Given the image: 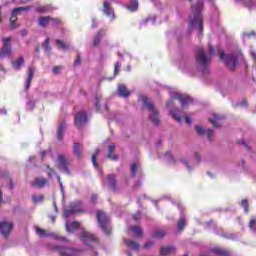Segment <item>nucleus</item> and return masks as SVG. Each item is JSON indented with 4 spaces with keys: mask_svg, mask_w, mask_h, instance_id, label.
Returning a JSON list of instances; mask_svg holds the SVG:
<instances>
[{
    "mask_svg": "<svg viewBox=\"0 0 256 256\" xmlns=\"http://www.w3.org/2000/svg\"><path fill=\"white\" fill-rule=\"evenodd\" d=\"M241 207H243L245 213H249V201L247 199L241 201Z\"/></svg>",
    "mask_w": 256,
    "mask_h": 256,
    "instance_id": "36",
    "label": "nucleus"
},
{
    "mask_svg": "<svg viewBox=\"0 0 256 256\" xmlns=\"http://www.w3.org/2000/svg\"><path fill=\"white\" fill-rule=\"evenodd\" d=\"M249 225H255V219L252 218L249 222Z\"/></svg>",
    "mask_w": 256,
    "mask_h": 256,
    "instance_id": "57",
    "label": "nucleus"
},
{
    "mask_svg": "<svg viewBox=\"0 0 256 256\" xmlns=\"http://www.w3.org/2000/svg\"><path fill=\"white\" fill-rule=\"evenodd\" d=\"M103 13L109 17L110 21H115V12L111 8V4L107 1L104 2Z\"/></svg>",
    "mask_w": 256,
    "mask_h": 256,
    "instance_id": "12",
    "label": "nucleus"
},
{
    "mask_svg": "<svg viewBox=\"0 0 256 256\" xmlns=\"http://www.w3.org/2000/svg\"><path fill=\"white\" fill-rule=\"evenodd\" d=\"M191 3V13L189 15L187 35H191L193 29H198L199 35L203 33V7L204 0H189ZM211 3L215 0H209Z\"/></svg>",
    "mask_w": 256,
    "mask_h": 256,
    "instance_id": "1",
    "label": "nucleus"
},
{
    "mask_svg": "<svg viewBox=\"0 0 256 256\" xmlns=\"http://www.w3.org/2000/svg\"><path fill=\"white\" fill-rule=\"evenodd\" d=\"M57 167L61 171L67 173V175H71V171H69V161L65 158V155L59 154L57 157Z\"/></svg>",
    "mask_w": 256,
    "mask_h": 256,
    "instance_id": "9",
    "label": "nucleus"
},
{
    "mask_svg": "<svg viewBox=\"0 0 256 256\" xmlns=\"http://www.w3.org/2000/svg\"><path fill=\"white\" fill-rule=\"evenodd\" d=\"M81 212H83V202L77 200L64 209V217L67 219L68 217H71V215Z\"/></svg>",
    "mask_w": 256,
    "mask_h": 256,
    "instance_id": "6",
    "label": "nucleus"
},
{
    "mask_svg": "<svg viewBox=\"0 0 256 256\" xmlns=\"http://www.w3.org/2000/svg\"><path fill=\"white\" fill-rule=\"evenodd\" d=\"M96 217L98 219L99 225H107L111 221V218L109 217V215H107V213L102 211H97Z\"/></svg>",
    "mask_w": 256,
    "mask_h": 256,
    "instance_id": "11",
    "label": "nucleus"
},
{
    "mask_svg": "<svg viewBox=\"0 0 256 256\" xmlns=\"http://www.w3.org/2000/svg\"><path fill=\"white\" fill-rule=\"evenodd\" d=\"M153 203L157 207V203H159V200H153Z\"/></svg>",
    "mask_w": 256,
    "mask_h": 256,
    "instance_id": "62",
    "label": "nucleus"
},
{
    "mask_svg": "<svg viewBox=\"0 0 256 256\" xmlns=\"http://www.w3.org/2000/svg\"><path fill=\"white\" fill-rule=\"evenodd\" d=\"M169 95L170 99L168 100L166 107L169 109L171 117H173L175 121H177V123H183V117H185V112H183V110H179L178 108H173V105H175V99L180 101L183 108L191 105V103H193V99H191V97L187 95H183L173 91H170Z\"/></svg>",
    "mask_w": 256,
    "mask_h": 256,
    "instance_id": "2",
    "label": "nucleus"
},
{
    "mask_svg": "<svg viewBox=\"0 0 256 256\" xmlns=\"http://www.w3.org/2000/svg\"><path fill=\"white\" fill-rule=\"evenodd\" d=\"M35 75V66H30L28 68L27 78H26V84L25 89H29L31 87V81H33V76Z\"/></svg>",
    "mask_w": 256,
    "mask_h": 256,
    "instance_id": "14",
    "label": "nucleus"
},
{
    "mask_svg": "<svg viewBox=\"0 0 256 256\" xmlns=\"http://www.w3.org/2000/svg\"><path fill=\"white\" fill-rule=\"evenodd\" d=\"M3 47L0 49V57L5 59V57H11L12 49H11V37L3 38Z\"/></svg>",
    "mask_w": 256,
    "mask_h": 256,
    "instance_id": "8",
    "label": "nucleus"
},
{
    "mask_svg": "<svg viewBox=\"0 0 256 256\" xmlns=\"http://www.w3.org/2000/svg\"><path fill=\"white\" fill-rule=\"evenodd\" d=\"M113 78L103 77L99 80V83H103V81H112Z\"/></svg>",
    "mask_w": 256,
    "mask_h": 256,
    "instance_id": "45",
    "label": "nucleus"
},
{
    "mask_svg": "<svg viewBox=\"0 0 256 256\" xmlns=\"http://www.w3.org/2000/svg\"><path fill=\"white\" fill-rule=\"evenodd\" d=\"M160 199H171V195L169 194H166V195H163Z\"/></svg>",
    "mask_w": 256,
    "mask_h": 256,
    "instance_id": "53",
    "label": "nucleus"
},
{
    "mask_svg": "<svg viewBox=\"0 0 256 256\" xmlns=\"http://www.w3.org/2000/svg\"><path fill=\"white\" fill-rule=\"evenodd\" d=\"M43 199H45V197L41 194L32 196V202L33 203H43Z\"/></svg>",
    "mask_w": 256,
    "mask_h": 256,
    "instance_id": "35",
    "label": "nucleus"
},
{
    "mask_svg": "<svg viewBox=\"0 0 256 256\" xmlns=\"http://www.w3.org/2000/svg\"><path fill=\"white\" fill-rule=\"evenodd\" d=\"M186 123H187V125H191V123H193L191 116H186Z\"/></svg>",
    "mask_w": 256,
    "mask_h": 256,
    "instance_id": "46",
    "label": "nucleus"
},
{
    "mask_svg": "<svg viewBox=\"0 0 256 256\" xmlns=\"http://www.w3.org/2000/svg\"><path fill=\"white\" fill-rule=\"evenodd\" d=\"M113 151H115V144H111L110 146H108L107 158L111 159V161H117V159H119V156L113 154Z\"/></svg>",
    "mask_w": 256,
    "mask_h": 256,
    "instance_id": "21",
    "label": "nucleus"
},
{
    "mask_svg": "<svg viewBox=\"0 0 256 256\" xmlns=\"http://www.w3.org/2000/svg\"><path fill=\"white\" fill-rule=\"evenodd\" d=\"M155 21H157V17L156 16H151V17H148L145 20H143L140 23V26L145 27V25H147V23H151V25H155Z\"/></svg>",
    "mask_w": 256,
    "mask_h": 256,
    "instance_id": "29",
    "label": "nucleus"
},
{
    "mask_svg": "<svg viewBox=\"0 0 256 256\" xmlns=\"http://www.w3.org/2000/svg\"><path fill=\"white\" fill-rule=\"evenodd\" d=\"M143 184V182L141 180H139L137 183H136V187H141V185Z\"/></svg>",
    "mask_w": 256,
    "mask_h": 256,
    "instance_id": "56",
    "label": "nucleus"
},
{
    "mask_svg": "<svg viewBox=\"0 0 256 256\" xmlns=\"http://www.w3.org/2000/svg\"><path fill=\"white\" fill-rule=\"evenodd\" d=\"M31 10V6H24V7H16L11 12L10 18V27L11 29H17V16L21 15V13H27V11Z\"/></svg>",
    "mask_w": 256,
    "mask_h": 256,
    "instance_id": "7",
    "label": "nucleus"
},
{
    "mask_svg": "<svg viewBox=\"0 0 256 256\" xmlns=\"http://www.w3.org/2000/svg\"><path fill=\"white\" fill-rule=\"evenodd\" d=\"M251 35H255V32L252 31L251 33H244L243 34V39H249L251 37Z\"/></svg>",
    "mask_w": 256,
    "mask_h": 256,
    "instance_id": "41",
    "label": "nucleus"
},
{
    "mask_svg": "<svg viewBox=\"0 0 256 256\" xmlns=\"http://www.w3.org/2000/svg\"><path fill=\"white\" fill-rule=\"evenodd\" d=\"M195 157H196V161L199 162L201 158L199 157V154H198V153H195Z\"/></svg>",
    "mask_w": 256,
    "mask_h": 256,
    "instance_id": "58",
    "label": "nucleus"
},
{
    "mask_svg": "<svg viewBox=\"0 0 256 256\" xmlns=\"http://www.w3.org/2000/svg\"><path fill=\"white\" fill-rule=\"evenodd\" d=\"M58 183L60 185V190H61V193L63 194V182L61 181V176H58Z\"/></svg>",
    "mask_w": 256,
    "mask_h": 256,
    "instance_id": "43",
    "label": "nucleus"
},
{
    "mask_svg": "<svg viewBox=\"0 0 256 256\" xmlns=\"http://www.w3.org/2000/svg\"><path fill=\"white\" fill-rule=\"evenodd\" d=\"M56 46L58 49H62V51L69 50V46H67V44H65V42H63L62 40H59V39L56 40Z\"/></svg>",
    "mask_w": 256,
    "mask_h": 256,
    "instance_id": "32",
    "label": "nucleus"
},
{
    "mask_svg": "<svg viewBox=\"0 0 256 256\" xmlns=\"http://www.w3.org/2000/svg\"><path fill=\"white\" fill-rule=\"evenodd\" d=\"M139 169H141V164L139 162L132 163L131 164V176L136 177Z\"/></svg>",
    "mask_w": 256,
    "mask_h": 256,
    "instance_id": "27",
    "label": "nucleus"
},
{
    "mask_svg": "<svg viewBox=\"0 0 256 256\" xmlns=\"http://www.w3.org/2000/svg\"><path fill=\"white\" fill-rule=\"evenodd\" d=\"M0 225H13V222H11L9 220H4V221L0 222Z\"/></svg>",
    "mask_w": 256,
    "mask_h": 256,
    "instance_id": "44",
    "label": "nucleus"
},
{
    "mask_svg": "<svg viewBox=\"0 0 256 256\" xmlns=\"http://www.w3.org/2000/svg\"><path fill=\"white\" fill-rule=\"evenodd\" d=\"M128 11H137L139 9V0H130V4L126 6Z\"/></svg>",
    "mask_w": 256,
    "mask_h": 256,
    "instance_id": "24",
    "label": "nucleus"
},
{
    "mask_svg": "<svg viewBox=\"0 0 256 256\" xmlns=\"http://www.w3.org/2000/svg\"><path fill=\"white\" fill-rule=\"evenodd\" d=\"M81 151H83V146L79 143H74L73 145V154L75 157H81Z\"/></svg>",
    "mask_w": 256,
    "mask_h": 256,
    "instance_id": "25",
    "label": "nucleus"
},
{
    "mask_svg": "<svg viewBox=\"0 0 256 256\" xmlns=\"http://www.w3.org/2000/svg\"><path fill=\"white\" fill-rule=\"evenodd\" d=\"M47 168H48V172H47V174H48V177H53V173H55V171H53V169H51L49 166H47Z\"/></svg>",
    "mask_w": 256,
    "mask_h": 256,
    "instance_id": "42",
    "label": "nucleus"
},
{
    "mask_svg": "<svg viewBox=\"0 0 256 256\" xmlns=\"http://www.w3.org/2000/svg\"><path fill=\"white\" fill-rule=\"evenodd\" d=\"M118 95H120V97L127 98L129 95H131V91L127 90V86H125L123 84H119L118 85Z\"/></svg>",
    "mask_w": 256,
    "mask_h": 256,
    "instance_id": "18",
    "label": "nucleus"
},
{
    "mask_svg": "<svg viewBox=\"0 0 256 256\" xmlns=\"http://www.w3.org/2000/svg\"><path fill=\"white\" fill-rule=\"evenodd\" d=\"M47 153H51V152H50V151H42V152L40 153L42 159L45 158V156L47 155Z\"/></svg>",
    "mask_w": 256,
    "mask_h": 256,
    "instance_id": "49",
    "label": "nucleus"
},
{
    "mask_svg": "<svg viewBox=\"0 0 256 256\" xmlns=\"http://www.w3.org/2000/svg\"><path fill=\"white\" fill-rule=\"evenodd\" d=\"M0 203H3V192L0 190Z\"/></svg>",
    "mask_w": 256,
    "mask_h": 256,
    "instance_id": "54",
    "label": "nucleus"
},
{
    "mask_svg": "<svg viewBox=\"0 0 256 256\" xmlns=\"http://www.w3.org/2000/svg\"><path fill=\"white\" fill-rule=\"evenodd\" d=\"M134 219H135V221H139V219H141V213L137 212V213L134 215Z\"/></svg>",
    "mask_w": 256,
    "mask_h": 256,
    "instance_id": "47",
    "label": "nucleus"
},
{
    "mask_svg": "<svg viewBox=\"0 0 256 256\" xmlns=\"http://www.w3.org/2000/svg\"><path fill=\"white\" fill-rule=\"evenodd\" d=\"M48 181L46 178L38 177L32 182V187H37L38 189H43L47 185Z\"/></svg>",
    "mask_w": 256,
    "mask_h": 256,
    "instance_id": "16",
    "label": "nucleus"
},
{
    "mask_svg": "<svg viewBox=\"0 0 256 256\" xmlns=\"http://www.w3.org/2000/svg\"><path fill=\"white\" fill-rule=\"evenodd\" d=\"M25 63V58L23 56H20L18 59L12 61V67L16 71H19L21 67H23V64Z\"/></svg>",
    "mask_w": 256,
    "mask_h": 256,
    "instance_id": "19",
    "label": "nucleus"
},
{
    "mask_svg": "<svg viewBox=\"0 0 256 256\" xmlns=\"http://www.w3.org/2000/svg\"><path fill=\"white\" fill-rule=\"evenodd\" d=\"M63 133H65V122H61L57 131V139L63 141Z\"/></svg>",
    "mask_w": 256,
    "mask_h": 256,
    "instance_id": "23",
    "label": "nucleus"
},
{
    "mask_svg": "<svg viewBox=\"0 0 256 256\" xmlns=\"http://www.w3.org/2000/svg\"><path fill=\"white\" fill-rule=\"evenodd\" d=\"M62 69H63V67H61V66H55L52 71H53L54 75H59V73H61Z\"/></svg>",
    "mask_w": 256,
    "mask_h": 256,
    "instance_id": "39",
    "label": "nucleus"
},
{
    "mask_svg": "<svg viewBox=\"0 0 256 256\" xmlns=\"http://www.w3.org/2000/svg\"><path fill=\"white\" fill-rule=\"evenodd\" d=\"M53 10V6H51V4L45 5V6H40L36 8V11L38 13H47L49 11Z\"/></svg>",
    "mask_w": 256,
    "mask_h": 256,
    "instance_id": "28",
    "label": "nucleus"
},
{
    "mask_svg": "<svg viewBox=\"0 0 256 256\" xmlns=\"http://www.w3.org/2000/svg\"><path fill=\"white\" fill-rule=\"evenodd\" d=\"M87 121V113L85 111H80L75 115L74 123L78 129H81V127L86 125Z\"/></svg>",
    "mask_w": 256,
    "mask_h": 256,
    "instance_id": "10",
    "label": "nucleus"
},
{
    "mask_svg": "<svg viewBox=\"0 0 256 256\" xmlns=\"http://www.w3.org/2000/svg\"><path fill=\"white\" fill-rule=\"evenodd\" d=\"M34 108H35V101L33 100L28 101L26 104L27 111H33Z\"/></svg>",
    "mask_w": 256,
    "mask_h": 256,
    "instance_id": "37",
    "label": "nucleus"
},
{
    "mask_svg": "<svg viewBox=\"0 0 256 256\" xmlns=\"http://www.w3.org/2000/svg\"><path fill=\"white\" fill-rule=\"evenodd\" d=\"M241 107H247V100H243L240 104Z\"/></svg>",
    "mask_w": 256,
    "mask_h": 256,
    "instance_id": "51",
    "label": "nucleus"
},
{
    "mask_svg": "<svg viewBox=\"0 0 256 256\" xmlns=\"http://www.w3.org/2000/svg\"><path fill=\"white\" fill-rule=\"evenodd\" d=\"M21 35H22V37H25V35H27V30H22Z\"/></svg>",
    "mask_w": 256,
    "mask_h": 256,
    "instance_id": "55",
    "label": "nucleus"
},
{
    "mask_svg": "<svg viewBox=\"0 0 256 256\" xmlns=\"http://www.w3.org/2000/svg\"><path fill=\"white\" fill-rule=\"evenodd\" d=\"M100 150L97 149L95 153L92 155V164L95 167V169H99V164H97V155H99Z\"/></svg>",
    "mask_w": 256,
    "mask_h": 256,
    "instance_id": "33",
    "label": "nucleus"
},
{
    "mask_svg": "<svg viewBox=\"0 0 256 256\" xmlns=\"http://www.w3.org/2000/svg\"><path fill=\"white\" fill-rule=\"evenodd\" d=\"M79 63H81V56L80 55H78V58L75 60L74 64L79 65Z\"/></svg>",
    "mask_w": 256,
    "mask_h": 256,
    "instance_id": "50",
    "label": "nucleus"
},
{
    "mask_svg": "<svg viewBox=\"0 0 256 256\" xmlns=\"http://www.w3.org/2000/svg\"><path fill=\"white\" fill-rule=\"evenodd\" d=\"M120 67H121V64L119 62H116L114 66V75H117V73H119Z\"/></svg>",
    "mask_w": 256,
    "mask_h": 256,
    "instance_id": "40",
    "label": "nucleus"
},
{
    "mask_svg": "<svg viewBox=\"0 0 256 256\" xmlns=\"http://www.w3.org/2000/svg\"><path fill=\"white\" fill-rule=\"evenodd\" d=\"M190 159H189V157H182L181 159H180V163H183V165H185V167H186V169L188 170V171H193V167H191L190 165H189V163H190Z\"/></svg>",
    "mask_w": 256,
    "mask_h": 256,
    "instance_id": "31",
    "label": "nucleus"
},
{
    "mask_svg": "<svg viewBox=\"0 0 256 256\" xmlns=\"http://www.w3.org/2000/svg\"><path fill=\"white\" fill-rule=\"evenodd\" d=\"M97 27V24H95V20H92V29H95Z\"/></svg>",
    "mask_w": 256,
    "mask_h": 256,
    "instance_id": "59",
    "label": "nucleus"
},
{
    "mask_svg": "<svg viewBox=\"0 0 256 256\" xmlns=\"http://www.w3.org/2000/svg\"><path fill=\"white\" fill-rule=\"evenodd\" d=\"M51 22V16H40L38 18V25L39 27H47L50 25Z\"/></svg>",
    "mask_w": 256,
    "mask_h": 256,
    "instance_id": "20",
    "label": "nucleus"
},
{
    "mask_svg": "<svg viewBox=\"0 0 256 256\" xmlns=\"http://www.w3.org/2000/svg\"><path fill=\"white\" fill-rule=\"evenodd\" d=\"M105 30H99L96 35L93 38V46L97 47L99 46V43H101V39H103V37H105Z\"/></svg>",
    "mask_w": 256,
    "mask_h": 256,
    "instance_id": "17",
    "label": "nucleus"
},
{
    "mask_svg": "<svg viewBox=\"0 0 256 256\" xmlns=\"http://www.w3.org/2000/svg\"><path fill=\"white\" fill-rule=\"evenodd\" d=\"M139 101L143 103V106L149 111V119L154 125H159V110L155 107V104L145 95L139 96Z\"/></svg>",
    "mask_w": 256,
    "mask_h": 256,
    "instance_id": "5",
    "label": "nucleus"
},
{
    "mask_svg": "<svg viewBox=\"0 0 256 256\" xmlns=\"http://www.w3.org/2000/svg\"><path fill=\"white\" fill-rule=\"evenodd\" d=\"M50 25H52V27H59V25H61V19L50 16Z\"/></svg>",
    "mask_w": 256,
    "mask_h": 256,
    "instance_id": "34",
    "label": "nucleus"
},
{
    "mask_svg": "<svg viewBox=\"0 0 256 256\" xmlns=\"http://www.w3.org/2000/svg\"><path fill=\"white\" fill-rule=\"evenodd\" d=\"M177 225H187V218L185 216H181Z\"/></svg>",
    "mask_w": 256,
    "mask_h": 256,
    "instance_id": "38",
    "label": "nucleus"
},
{
    "mask_svg": "<svg viewBox=\"0 0 256 256\" xmlns=\"http://www.w3.org/2000/svg\"><path fill=\"white\" fill-rule=\"evenodd\" d=\"M108 185L112 189V191H117V182L115 180V175H108Z\"/></svg>",
    "mask_w": 256,
    "mask_h": 256,
    "instance_id": "22",
    "label": "nucleus"
},
{
    "mask_svg": "<svg viewBox=\"0 0 256 256\" xmlns=\"http://www.w3.org/2000/svg\"><path fill=\"white\" fill-rule=\"evenodd\" d=\"M0 115H7V110L5 108H2L0 110Z\"/></svg>",
    "mask_w": 256,
    "mask_h": 256,
    "instance_id": "52",
    "label": "nucleus"
},
{
    "mask_svg": "<svg viewBox=\"0 0 256 256\" xmlns=\"http://www.w3.org/2000/svg\"><path fill=\"white\" fill-rule=\"evenodd\" d=\"M209 121L213 127H221V123H223V116L219 114H213L212 117L209 118Z\"/></svg>",
    "mask_w": 256,
    "mask_h": 256,
    "instance_id": "15",
    "label": "nucleus"
},
{
    "mask_svg": "<svg viewBox=\"0 0 256 256\" xmlns=\"http://www.w3.org/2000/svg\"><path fill=\"white\" fill-rule=\"evenodd\" d=\"M241 50L232 52L231 54H225L223 51H219V57L223 61L226 67L230 71H235L237 65H239V59H241Z\"/></svg>",
    "mask_w": 256,
    "mask_h": 256,
    "instance_id": "4",
    "label": "nucleus"
},
{
    "mask_svg": "<svg viewBox=\"0 0 256 256\" xmlns=\"http://www.w3.org/2000/svg\"><path fill=\"white\" fill-rule=\"evenodd\" d=\"M33 159H35V157H33V156H31V157L29 158L30 163H33Z\"/></svg>",
    "mask_w": 256,
    "mask_h": 256,
    "instance_id": "63",
    "label": "nucleus"
},
{
    "mask_svg": "<svg viewBox=\"0 0 256 256\" xmlns=\"http://www.w3.org/2000/svg\"><path fill=\"white\" fill-rule=\"evenodd\" d=\"M13 187H15V184L13 183V181H10V189H13Z\"/></svg>",
    "mask_w": 256,
    "mask_h": 256,
    "instance_id": "61",
    "label": "nucleus"
},
{
    "mask_svg": "<svg viewBox=\"0 0 256 256\" xmlns=\"http://www.w3.org/2000/svg\"><path fill=\"white\" fill-rule=\"evenodd\" d=\"M95 106H96V109H99V102L98 101H96Z\"/></svg>",
    "mask_w": 256,
    "mask_h": 256,
    "instance_id": "64",
    "label": "nucleus"
},
{
    "mask_svg": "<svg viewBox=\"0 0 256 256\" xmlns=\"http://www.w3.org/2000/svg\"><path fill=\"white\" fill-rule=\"evenodd\" d=\"M212 55H215V47L213 46H210L209 54L203 48H199L196 53V63L204 74L209 73V63H211Z\"/></svg>",
    "mask_w": 256,
    "mask_h": 256,
    "instance_id": "3",
    "label": "nucleus"
},
{
    "mask_svg": "<svg viewBox=\"0 0 256 256\" xmlns=\"http://www.w3.org/2000/svg\"><path fill=\"white\" fill-rule=\"evenodd\" d=\"M42 47L44 48L45 53H47V55H50L51 54V39L46 38L42 44Z\"/></svg>",
    "mask_w": 256,
    "mask_h": 256,
    "instance_id": "26",
    "label": "nucleus"
},
{
    "mask_svg": "<svg viewBox=\"0 0 256 256\" xmlns=\"http://www.w3.org/2000/svg\"><path fill=\"white\" fill-rule=\"evenodd\" d=\"M177 205H178V209H180V211H183V205H181L180 203H178Z\"/></svg>",
    "mask_w": 256,
    "mask_h": 256,
    "instance_id": "60",
    "label": "nucleus"
},
{
    "mask_svg": "<svg viewBox=\"0 0 256 256\" xmlns=\"http://www.w3.org/2000/svg\"><path fill=\"white\" fill-rule=\"evenodd\" d=\"M91 202H92V203H96V202H97V195L93 194V195L91 196Z\"/></svg>",
    "mask_w": 256,
    "mask_h": 256,
    "instance_id": "48",
    "label": "nucleus"
},
{
    "mask_svg": "<svg viewBox=\"0 0 256 256\" xmlns=\"http://www.w3.org/2000/svg\"><path fill=\"white\" fill-rule=\"evenodd\" d=\"M164 159L171 165H175V163H177V160H175V158L171 155V152H166L164 155Z\"/></svg>",
    "mask_w": 256,
    "mask_h": 256,
    "instance_id": "30",
    "label": "nucleus"
},
{
    "mask_svg": "<svg viewBox=\"0 0 256 256\" xmlns=\"http://www.w3.org/2000/svg\"><path fill=\"white\" fill-rule=\"evenodd\" d=\"M196 132L198 133V135H207L208 137V141H213V139L211 137H213L214 135V131L211 128H208L205 130V128H203L202 126H196Z\"/></svg>",
    "mask_w": 256,
    "mask_h": 256,
    "instance_id": "13",
    "label": "nucleus"
}]
</instances>
